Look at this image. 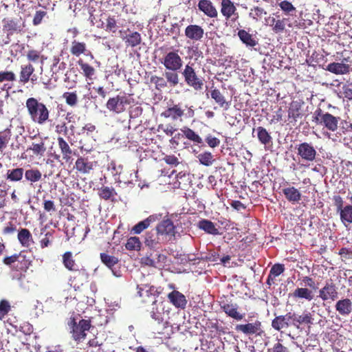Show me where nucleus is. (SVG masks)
Wrapping results in <instances>:
<instances>
[{"instance_id": "nucleus-1", "label": "nucleus", "mask_w": 352, "mask_h": 352, "mask_svg": "<svg viewBox=\"0 0 352 352\" xmlns=\"http://www.w3.org/2000/svg\"><path fill=\"white\" fill-rule=\"evenodd\" d=\"M62 262L64 267L67 270L75 273L69 279L70 281L74 284L75 287L77 286L79 287L84 283L88 282L89 277V272L85 267L78 268L72 252L67 251L63 254Z\"/></svg>"}, {"instance_id": "nucleus-2", "label": "nucleus", "mask_w": 352, "mask_h": 352, "mask_svg": "<svg viewBox=\"0 0 352 352\" xmlns=\"http://www.w3.org/2000/svg\"><path fill=\"white\" fill-rule=\"evenodd\" d=\"M25 107L31 120L40 125L45 124L50 118V110L42 102L36 98H29L26 100Z\"/></svg>"}, {"instance_id": "nucleus-3", "label": "nucleus", "mask_w": 352, "mask_h": 352, "mask_svg": "<svg viewBox=\"0 0 352 352\" xmlns=\"http://www.w3.org/2000/svg\"><path fill=\"white\" fill-rule=\"evenodd\" d=\"M4 265L8 266L12 271L26 272L32 265V260L28 250H21L18 254L5 256L3 259Z\"/></svg>"}, {"instance_id": "nucleus-4", "label": "nucleus", "mask_w": 352, "mask_h": 352, "mask_svg": "<svg viewBox=\"0 0 352 352\" xmlns=\"http://www.w3.org/2000/svg\"><path fill=\"white\" fill-rule=\"evenodd\" d=\"M181 74L186 85L196 91L203 89L205 80L199 74V71L196 70L195 63H188L182 69Z\"/></svg>"}, {"instance_id": "nucleus-5", "label": "nucleus", "mask_w": 352, "mask_h": 352, "mask_svg": "<svg viewBox=\"0 0 352 352\" xmlns=\"http://www.w3.org/2000/svg\"><path fill=\"white\" fill-rule=\"evenodd\" d=\"M68 326L73 340L79 343L85 339L86 331L90 329L91 323L89 319H81L77 322L74 317H71L68 322Z\"/></svg>"}, {"instance_id": "nucleus-6", "label": "nucleus", "mask_w": 352, "mask_h": 352, "mask_svg": "<svg viewBox=\"0 0 352 352\" xmlns=\"http://www.w3.org/2000/svg\"><path fill=\"white\" fill-rule=\"evenodd\" d=\"M351 204L344 206V201L340 195L333 197V205L336 207V212L339 213L342 223L347 228L352 224V195L348 196Z\"/></svg>"}, {"instance_id": "nucleus-7", "label": "nucleus", "mask_w": 352, "mask_h": 352, "mask_svg": "<svg viewBox=\"0 0 352 352\" xmlns=\"http://www.w3.org/2000/svg\"><path fill=\"white\" fill-rule=\"evenodd\" d=\"M340 119V117L334 116L329 112H324L321 109H316L313 116V122L332 132L337 131Z\"/></svg>"}, {"instance_id": "nucleus-8", "label": "nucleus", "mask_w": 352, "mask_h": 352, "mask_svg": "<svg viewBox=\"0 0 352 352\" xmlns=\"http://www.w3.org/2000/svg\"><path fill=\"white\" fill-rule=\"evenodd\" d=\"M133 103H135V100L131 95H118L116 97L110 98L107 102L106 107L110 111L120 114L126 111V106Z\"/></svg>"}, {"instance_id": "nucleus-9", "label": "nucleus", "mask_w": 352, "mask_h": 352, "mask_svg": "<svg viewBox=\"0 0 352 352\" xmlns=\"http://www.w3.org/2000/svg\"><path fill=\"white\" fill-rule=\"evenodd\" d=\"M195 116V111L192 107H188L187 113H185V109L181 103L173 104L168 107L165 111L161 113V116L164 118H170L173 121H182V118H191Z\"/></svg>"}, {"instance_id": "nucleus-10", "label": "nucleus", "mask_w": 352, "mask_h": 352, "mask_svg": "<svg viewBox=\"0 0 352 352\" xmlns=\"http://www.w3.org/2000/svg\"><path fill=\"white\" fill-rule=\"evenodd\" d=\"M161 63L166 70H180L183 66V60L177 50L166 53Z\"/></svg>"}, {"instance_id": "nucleus-11", "label": "nucleus", "mask_w": 352, "mask_h": 352, "mask_svg": "<svg viewBox=\"0 0 352 352\" xmlns=\"http://www.w3.org/2000/svg\"><path fill=\"white\" fill-rule=\"evenodd\" d=\"M338 287L329 279L325 282L323 287L319 290V297L323 300L335 301L338 298Z\"/></svg>"}, {"instance_id": "nucleus-12", "label": "nucleus", "mask_w": 352, "mask_h": 352, "mask_svg": "<svg viewBox=\"0 0 352 352\" xmlns=\"http://www.w3.org/2000/svg\"><path fill=\"white\" fill-rule=\"evenodd\" d=\"M160 234L164 236L166 242L175 238L177 233L176 226L171 219H164L155 227Z\"/></svg>"}, {"instance_id": "nucleus-13", "label": "nucleus", "mask_w": 352, "mask_h": 352, "mask_svg": "<svg viewBox=\"0 0 352 352\" xmlns=\"http://www.w3.org/2000/svg\"><path fill=\"white\" fill-rule=\"evenodd\" d=\"M234 329L236 332L248 336L253 335L261 336L264 332L262 329L261 322L258 320L252 323L238 324L235 326Z\"/></svg>"}, {"instance_id": "nucleus-14", "label": "nucleus", "mask_w": 352, "mask_h": 352, "mask_svg": "<svg viewBox=\"0 0 352 352\" xmlns=\"http://www.w3.org/2000/svg\"><path fill=\"white\" fill-rule=\"evenodd\" d=\"M120 37L124 41L126 47H135L141 44L142 36L136 31H131L129 28L119 30Z\"/></svg>"}, {"instance_id": "nucleus-15", "label": "nucleus", "mask_w": 352, "mask_h": 352, "mask_svg": "<svg viewBox=\"0 0 352 352\" xmlns=\"http://www.w3.org/2000/svg\"><path fill=\"white\" fill-rule=\"evenodd\" d=\"M144 242L146 247L153 250L158 249L162 244L167 243L156 228L146 232Z\"/></svg>"}, {"instance_id": "nucleus-16", "label": "nucleus", "mask_w": 352, "mask_h": 352, "mask_svg": "<svg viewBox=\"0 0 352 352\" xmlns=\"http://www.w3.org/2000/svg\"><path fill=\"white\" fill-rule=\"evenodd\" d=\"M298 155L305 162H313L317 156V151L311 143L302 142L296 147Z\"/></svg>"}, {"instance_id": "nucleus-17", "label": "nucleus", "mask_w": 352, "mask_h": 352, "mask_svg": "<svg viewBox=\"0 0 352 352\" xmlns=\"http://www.w3.org/2000/svg\"><path fill=\"white\" fill-rule=\"evenodd\" d=\"M220 11L226 21L231 20L234 22L239 18L237 9L231 0H221Z\"/></svg>"}, {"instance_id": "nucleus-18", "label": "nucleus", "mask_w": 352, "mask_h": 352, "mask_svg": "<svg viewBox=\"0 0 352 352\" xmlns=\"http://www.w3.org/2000/svg\"><path fill=\"white\" fill-rule=\"evenodd\" d=\"M204 34V29L197 24H190L184 30L186 38L192 43L201 41Z\"/></svg>"}, {"instance_id": "nucleus-19", "label": "nucleus", "mask_w": 352, "mask_h": 352, "mask_svg": "<svg viewBox=\"0 0 352 352\" xmlns=\"http://www.w3.org/2000/svg\"><path fill=\"white\" fill-rule=\"evenodd\" d=\"M199 11L206 16L214 19L218 16V11L210 0H199L197 4Z\"/></svg>"}, {"instance_id": "nucleus-20", "label": "nucleus", "mask_w": 352, "mask_h": 352, "mask_svg": "<svg viewBox=\"0 0 352 352\" xmlns=\"http://www.w3.org/2000/svg\"><path fill=\"white\" fill-rule=\"evenodd\" d=\"M161 218L162 214H151L143 221H141L135 225L132 228L131 232L136 234H140L143 230L148 228L151 223L159 221Z\"/></svg>"}, {"instance_id": "nucleus-21", "label": "nucleus", "mask_w": 352, "mask_h": 352, "mask_svg": "<svg viewBox=\"0 0 352 352\" xmlns=\"http://www.w3.org/2000/svg\"><path fill=\"white\" fill-rule=\"evenodd\" d=\"M334 307L339 315L348 316L352 312V300L348 298H342L336 301Z\"/></svg>"}, {"instance_id": "nucleus-22", "label": "nucleus", "mask_w": 352, "mask_h": 352, "mask_svg": "<svg viewBox=\"0 0 352 352\" xmlns=\"http://www.w3.org/2000/svg\"><path fill=\"white\" fill-rule=\"evenodd\" d=\"M94 162L89 160L87 157L80 156L77 158L75 162L74 168L77 172L87 175L94 169Z\"/></svg>"}, {"instance_id": "nucleus-23", "label": "nucleus", "mask_w": 352, "mask_h": 352, "mask_svg": "<svg viewBox=\"0 0 352 352\" xmlns=\"http://www.w3.org/2000/svg\"><path fill=\"white\" fill-rule=\"evenodd\" d=\"M221 308L228 316L237 321L241 320L245 316L244 313L242 314L238 311L239 306L237 304L224 302L221 305Z\"/></svg>"}, {"instance_id": "nucleus-24", "label": "nucleus", "mask_w": 352, "mask_h": 352, "mask_svg": "<svg viewBox=\"0 0 352 352\" xmlns=\"http://www.w3.org/2000/svg\"><path fill=\"white\" fill-rule=\"evenodd\" d=\"M69 52L72 55L76 57H79L80 55L84 54L86 56H91V58H94L91 52L87 50L86 43L76 40H74L72 42Z\"/></svg>"}, {"instance_id": "nucleus-25", "label": "nucleus", "mask_w": 352, "mask_h": 352, "mask_svg": "<svg viewBox=\"0 0 352 352\" xmlns=\"http://www.w3.org/2000/svg\"><path fill=\"white\" fill-rule=\"evenodd\" d=\"M295 314L288 313L285 315L276 316L272 321V327L276 331H280L283 329L289 327V321L292 320Z\"/></svg>"}, {"instance_id": "nucleus-26", "label": "nucleus", "mask_w": 352, "mask_h": 352, "mask_svg": "<svg viewBox=\"0 0 352 352\" xmlns=\"http://www.w3.org/2000/svg\"><path fill=\"white\" fill-rule=\"evenodd\" d=\"M170 302L176 308L184 309L186 307L187 300L186 296L177 290H173L168 294Z\"/></svg>"}, {"instance_id": "nucleus-27", "label": "nucleus", "mask_w": 352, "mask_h": 352, "mask_svg": "<svg viewBox=\"0 0 352 352\" xmlns=\"http://www.w3.org/2000/svg\"><path fill=\"white\" fill-rule=\"evenodd\" d=\"M57 142L62 154L63 160L66 163L71 162L72 160L73 151L68 142L60 136L57 138Z\"/></svg>"}, {"instance_id": "nucleus-28", "label": "nucleus", "mask_w": 352, "mask_h": 352, "mask_svg": "<svg viewBox=\"0 0 352 352\" xmlns=\"http://www.w3.org/2000/svg\"><path fill=\"white\" fill-rule=\"evenodd\" d=\"M326 70L336 75H343L349 73L350 67L343 63L334 62L329 63L327 66Z\"/></svg>"}, {"instance_id": "nucleus-29", "label": "nucleus", "mask_w": 352, "mask_h": 352, "mask_svg": "<svg viewBox=\"0 0 352 352\" xmlns=\"http://www.w3.org/2000/svg\"><path fill=\"white\" fill-rule=\"evenodd\" d=\"M17 239L22 247L29 248L34 243V240L30 231L27 228H21L19 230Z\"/></svg>"}, {"instance_id": "nucleus-30", "label": "nucleus", "mask_w": 352, "mask_h": 352, "mask_svg": "<svg viewBox=\"0 0 352 352\" xmlns=\"http://www.w3.org/2000/svg\"><path fill=\"white\" fill-rule=\"evenodd\" d=\"M100 28L109 33L116 34L119 28L116 16L108 15L105 22H102Z\"/></svg>"}, {"instance_id": "nucleus-31", "label": "nucleus", "mask_w": 352, "mask_h": 352, "mask_svg": "<svg viewBox=\"0 0 352 352\" xmlns=\"http://www.w3.org/2000/svg\"><path fill=\"white\" fill-rule=\"evenodd\" d=\"M302 104L298 101H292L288 109V118L290 122H296L297 119L302 117Z\"/></svg>"}, {"instance_id": "nucleus-32", "label": "nucleus", "mask_w": 352, "mask_h": 352, "mask_svg": "<svg viewBox=\"0 0 352 352\" xmlns=\"http://www.w3.org/2000/svg\"><path fill=\"white\" fill-rule=\"evenodd\" d=\"M164 305L162 302H158L156 300L153 301L152 308L151 311V316L152 318L156 320L158 323L164 320Z\"/></svg>"}, {"instance_id": "nucleus-33", "label": "nucleus", "mask_w": 352, "mask_h": 352, "mask_svg": "<svg viewBox=\"0 0 352 352\" xmlns=\"http://www.w3.org/2000/svg\"><path fill=\"white\" fill-rule=\"evenodd\" d=\"M283 193L289 202L298 203L301 200V193L294 186L283 188Z\"/></svg>"}, {"instance_id": "nucleus-34", "label": "nucleus", "mask_w": 352, "mask_h": 352, "mask_svg": "<svg viewBox=\"0 0 352 352\" xmlns=\"http://www.w3.org/2000/svg\"><path fill=\"white\" fill-rule=\"evenodd\" d=\"M34 70V67L30 63L26 65H22L19 73V82L23 84L28 82Z\"/></svg>"}, {"instance_id": "nucleus-35", "label": "nucleus", "mask_w": 352, "mask_h": 352, "mask_svg": "<svg viewBox=\"0 0 352 352\" xmlns=\"http://www.w3.org/2000/svg\"><path fill=\"white\" fill-rule=\"evenodd\" d=\"M197 226L200 230H204L207 234L212 235L219 234V232L215 227L214 223L210 220L201 219L198 222Z\"/></svg>"}, {"instance_id": "nucleus-36", "label": "nucleus", "mask_w": 352, "mask_h": 352, "mask_svg": "<svg viewBox=\"0 0 352 352\" xmlns=\"http://www.w3.org/2000/svg\"><path fill=\"white\" fill-rule=\"evenodd\" d=\"M137 173L134 169H124L118 175L119 181L126 184H132L137 177Z\"/></svg>"}, {"instance_id": "nucleus-37", "label": "nucleus", "mask_w": 352, "mask_h": 352, "mask_svg": "<svg viewBox=\"0 0 352 352\" xmlns=\"http://www.w3.org/2000/svg\"><path fill=\"white\" fill-rule=\"evenodd\" d=\"M292 295L294 298L305 299L308 301L312 300L314 297L313 292L306 287L296 288Z\"/></svg>"}, {"instance_id": "nucleus-38", "label": "nucleus", "mask_w": 352, "mask_h": 352, "mask_svg": "<svg viewBox=\"0 0 352 352\" xmlns=\"http://www.w3.org/2000/svg\"><path fill=\"white\" fill-rule=\"evenodd\" d=\"M255 130L257 132L258 140L262 144L267 145L272 143V138L266 129L258 126Z\"/></svg>"}, {"instance_id": "nucleus-39", "label": "nucleus", "mask_w": 352, "mask_h": 352, "mask_svg": "<svg viewBox=\"0 0 352 352\" xmlns=\"http://www.w3.org/2000/svg\"><path fill=\"white\" fill-rule=\"evenodd\" d=\"M23 174L24 170L23 168L9 169L7 170L6 179L13 182H20L23 178Z\"/></svg>"}, {"instance_id": "nucleus-40", "label": "nucleus", "mask_w": 352, "mask_h": 352, "mask_svg": "<svg viewBox=\"0 0 352 352\" xmlns=\"http://www.w3.org/2000/svg\"><path fill=\"white\" fill-rule=\"evenodd\" d=\"M77 63L82 70L84 76L86 78L91 80L96 72L94 67L84 62L82 59H79Z\"/></svg>"}, {"instance_id": "nucleus-41", "label": "nucleus", "mask_w": 352, "mask_h": 352, "mask_svg": "<svg viewBox=\"0 0 352 352\" xmlns=\"http://www.w3.org/2000/svg\"><path fill=\"white\" fill-rule=\"evenodd\" d=\"M211 98L221 107L226 109L229 108L230 104L226 102L225 97L217 89H214L210 93Z\"/></svg>"}, {"instance_id": "nucleus-42", "label": "nucleus", "mask_w": 352, "mask_h": 352, "mask_svg": "<svg viewBox=\"0 0 352 352\" xmlns=\"http://www.w3.org/2000/svg\"><path fill=\"white\" fill-rule=\"evenodd\" d=\"M240 40L249 47H254L257 42L253 38L252 34L245 30H239L237 34Z\"/></svg>"}, {"instance_id": "nucleus-43", "label": "nucleus", "mask_w": 352, "mask_h": 352, "mask_svg": "<svg viewBox=\"0 0 352 352\" xmlns=\"http://www.w3.org/2000/svg\"><path fill=\"white\" fill-rule=\"evenodd\" d=\"M179 70H166L164 72V77L166 78L167 83H169L170 87H175L179 84V78L177 73Z\"/></svg>"}, {"instance_id": "nucleus-44", "label": "nucleus", "mask_w": 352, "mask_h": 352, "mask_svg": "<svg viewBox=\"0 0 352 352\" xmlns=\"http://www.w3.org/2000/svg\"><path fill=\"white\" fill-rule=\"evenodd\" d=\"M182 131L184 135L186 137V138L190 141H192L194 143H196L197 144L203 143L201 138L198 134H197L192 129L187 126H185L183 129H182Z\"/></svg>"}, {"instance_id": "nucleus-45", "label": "nucleus", "mask_w": 352, "mask_h": 352, "mask_svg": "<svg viewBox=\"0 0 352 352\" xmlns=\"http://www.w3.org/2000/svg\"><path fill=\"white\" fill-rule=\"evenodd\" d=\"M25 178L26 180L35 183L41 180L42 173L38 169H28L24 173Z\"/></svg>"}, {"instance_id": "nucleus-46", "label": "nucleus", "mask_w": 352, "mask_h": 352, "mask_svg": "<svg viewBox=\"0 0 352 352\" xmlns=\"http://www.w3.org/2000/svg\"><path fill=\"white\" fill-rule=\"evenodd\" d=\"M12 136L11 129L7 128L0 131V151L2 152L7 146Z\"/></svg>"}, {"instance_id": "nucleus-47", "label": "nucleus", "mask_w": 352, "mask_h": 352, "mask_svg": "<svg viewBox=\"0 0 352 352\" xmlns=\"http://www.w3.org/2000/svg\"><path fill=\"white\" fill-rule=\"evenodd\" d=\"M150 82L154 84L155 89L158 91H162L168 87L166 78L162 76L156 75L151 76L150 78Z\"/></svg>"}, {"instance_id": "nucleus-48", "label": "nucleus", "mask_w": 352, "mask_h": 352, "mask_svg": "<svg viewBox=\"0 0 352 352\" xmlns=\"http://www.w3.org/2000/svg\"><path fill=\"white\" fill-rule=\"evenodd\" d=\"M100 257L102 263L110 269L113 267L119 261L117 257L104 252L100 253Z\"/></svg>"}, {"instance_id": "nucleus-49", "label": "nucleus", "mask_w": 352, "mask_h": 352, "mask_svg": "<svg viewBox=\"0 0 352 352\" xmlns=\"http://www.w3.org/2000/svg\"><path fill=\"white\" fill-rule=\"evenodd\" d=\"M294 324H296V322L298 324H313V318L311 313L307 312L302 315L298 316H294L293 318Z\"/></svg>"}, {"instance_id": "nucleus-50", "label": "nucleus", "mask_w": 352, "mask_h": 352, "mask_svg": "<svg viewBox=\"0 0 352 352\" xmlns=\"http://www.w3.org/2000/svg\"><path fill=\"white\" fill-rule=\"evenodd\" d=\"M63 98L65 99V102L70 107H76L78 102V95L76 91L65 92L63 94Z\"/></svg>"}, {"instance_id": "nucleus-51", "label": "nucleus", "mask_w": 352, "mask_h": 352, "mask_svg": "<svg viewBox=\"0 0 352 352\" xmlns=\"http://www.w3.org/2000/svg\"><path fill=\"white\" fill-rule=\"evenodd\" d=\"M197 158L199 159V162L206 166H209L212 164L214 161V156L209 151H205L204 153H200Z\"/></svg>"}, {"instance_id": "nucleus-52", "label": "nucleus", "mask_w": 352, "mask_h": 352, "mask_svg": "<svg viewBox=\"0 0 352 352\" xmlns=\"http://www.w3.org/2000/svg\"><path fill=\"white\" fill-rule=\"evenodd\" d=\"M141 242L138 236H131L127 239L125 248L128 250H140L141 248Z\"/></svg>"}, {"instance_id": "nucleus-53", "label": "nucleus", "mask_w": 352, "mask_h": 352, "mask_svg": "<svg viewBox=\"0 0 352 352\" xmlns=\"http://www.w3.org/2000/svg\"><path fill=\"white\" fill-rule=\"evenodd\" d=\"M66 67V64L64 62H60L59 56H54L52 60L50 65L51 71L54 74L58 73L60 70H64Z\"/></svg>"}, {"instance_id": "nucleus-54", "label": "nucleus", "mask_w": 352, "mask_h": 352, "mask_svg": "<svg viewBox=\"0 0 352 352\" xmlns=\"http://www.w3.org/2000/svg\"><path fill=\"white\" fill-rule=\"evenodd\" d=\"M31 150L35 155H43L46 151L45 143L41 140L38 143L33 142L32 146L28 148L27 151Z\"/></svg>"}, {"instance_id": "nucleus-55", "label": "nucleus", "mask_w": 352, "mask_h": 352, "mask_svg": "<svg viewBox=\"0 0 352 352\" xmlns=\"http://www.w3.org/2000/svg\"><path fill=\"white\" fill-rule=\"evenodd\" d=\"M267 12L264 10V8L255 6L250 10L249 13V16L252 19L255 21H259L263 15H265Z\"/></svg>"}, {"instance_id": "nucleus-56", "label": "nucleus", "mask_w": 352, "mask_h": 352, "mask_svg": "<svg viewBox=\"0 0 352 352\" xmlns=\"http://www.w3.org/2000/svg\"><path fill=\"white\" fill-rule=\"evenodd\" d=\"M278 6L285 14L292 15V12H295L296 11V8L287 0L280 1L278 3Z\"/></svg>"}, {"instance_id": "nucleus-57", "label": "nucleus", "mask_w": 352, "mask_h": 352, "mask_svg": "<svg viewBox=\"0 0 352 352\" xmlns=\"http://www.w3.org/2000/svg\"><path fill=\"white\" fill-rule=\"evenodd\" d=\"M114 188H109L108 186H102L98 192V195L101 199L104 200L109 199L111 197L114 195Z\"/></svg>"}, {"instance_id": "nucleus-58", "label": "nucleus", "mask_w": 352, "mask_h": 352, "mask_svg": "<svg viewBox=\"0 0 352 352\" xmlns=\"http://www.w3.org/2000/svg\"><path fill=\"white\" fill-rule=\"evenodd\" d=\"M285 270V266L283 264L277 263L274 265L270 272V275L267 278V283L270 284V279L271 276L273 275L274 277L278 276L282 273H283Z\"/></svg>"}, {"instance_id": "nucleus-59", "label": "nucleus", "mask_w": 352, "mask_h": 352, "mask_svg": "<svg viewBox=\"0 0 352 352\" xmlns=\"http://www.w3.org/2000/svg\"><path fill=\"white\" fill-rule=\"evenodd\" d=\"M10 310V302L7 300H1L0 301V320H3Z\"/></svg>"}, {"instance_id": "nucleus-60", "label": "nucleus", "mask_w": 352, "mask_h": 352, "mask_svg": "<svg viewBox=\"0 0 352 352\" xmlns=\"http://www.w3.org/2000/svg\"><path fill=\"white\" fill-rule=\"evenodd\" d=\"M16 79L15 74L12 71H1L0 72V83L8 81L13 82Z\"/></svg>"}, {"instance_id": "nucleus-61", "label": "nucleus", "mask_w": 352, "mask_h": 352, "mask_svg": "<svg viewBox=\"0 0 352 352\" xmlns=\"http://www.w3.org/2000/svg\"><path fill=\"white\" fill-rule=\"evenodd\" d=\"M129 106V116L131 118H135L142 115L143 109L140 105H138L137 102L135 104L133 103Z\"/></svg>"}, {"instance_id": "nucleus-62", "label": "nucleus", "mask_w": 352, "mask_h": 352, "mask_svg": "<svg viewBox=\"0 0 352 352\" xmlns=\"http://www.w3.org/2000/svg\"><path fill=\"white\" fill-rule=\"evenodd\" d=\"M26 57L29 61L33 63H36L40 58H43V56L41 54V52L36 50H28L26 54Z\"/></svg>"}, {"instance_id": "nucleus-63", "label": "nucleus", "mask_w": 352, "mask_h": 352, "mask_svg": "<svg viewBox=\"0 0 352 352\" xmlns=\"http://www.w3.org/2000/svg\"><path fill=\"white\" fill-rule=\"evenodd\" d=\"M16 231V226L12 221H9L6 223L5 226L2 229V234L3 235L13 234Z\"/></svg>"}, {"instance_id": "nucleus-64", "label": "nucleus", "mask_w": 352, "mask_h": 352, "mask_svg": "<svg viewBox=\"0 0 352 352\" xmlns=\"http://www.w3.org/2000/svg\"><path fill=\"white\" fill-rule=\"evenodd\" d=\"M286 19H278L276 21L274 25L272 28L273 32L275 33H281L285 29Z\"/></svg>"}]
</instances>
